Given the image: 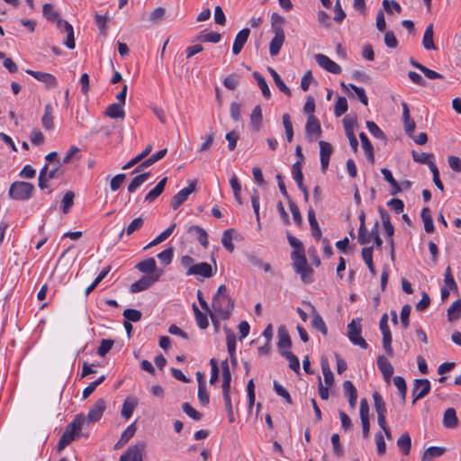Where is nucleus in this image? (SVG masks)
I'll use <instances>...</instances> for the list:
<instances>
[{"mask_svg":"<svg viewBox=\"0 0 461 461\" xmlns=\"http://www.w3.org/2000/svg\"><path fill=\"white\" fill-rule=\"evenodd\" d=\"M234 309V301L227 294V288L224 285H221L216 294H214L212 302V311L213 315L216 314L222 320H227L230 317Z\"/></svg>","mask_w":461,"mask_h":461,"instance_id":"f257e3e1","label":"nucleus"},{"mask_svg":"<svg viewBox=\"0 0 461 461\" xmlns=\"http://www.w3.org/2000/svg\"><path fill=\"white\" fill-rule=\"evenodd\" d=\"M291 258L293 260V267L295 273L301 276L302 281L303 283H311L312 281V269L308 265L304 251H292Z\"/></svg>","mask_w":461,"mask_h":461,"instance_id":"f03ea898","label":"nucleus"},{"mask_svg":"<svg viewBox=\"0 0 461 461\" xmlns=\"http://www.w3.org/2000/svg\"><path fill=\"white\" fill-rule=\"evenodd\" d=\"M85 422L84 415H77L75 420L70 422L65 429L62 433L59 442H58V450L60 451L64 449L68 445H69L75 438V435L78 433Z\"/></svg>","mask_w":461,"mask_h":461,"instance_id":"7ed1b4c3","label":"nucleus"},{"mask_svg":"<svg viewBox=\"0 0 461 461\" xmlns=\"http://www.w3.org/2000/svg\"><path fill=\"white\" fill-rule=\"evenodd\" d=\"M34 185L28 182L15 181L9 188V196L17 201L29 200L33 194Z\"/></svg>","mask_w":461,"mask_h":461,"instance_id":"20e7f679","label":"nucleus"},{"mask_svg":"<svg viewBox=\"0 0 461 461\" xmlns=\"http://www.w3.org/2000/svg\"><path fill=\"white\" fill-rule=\"evenodd\" d=\"M361 319L357 318L348 324V337L350 342L366 349L368 347L366 341L361 337Z\"/></svg>","mask_w":461,"mask_h":461,"instance_id":"39448f33","label":"nucleus"},{"mask_svg":"<svg viewBox=\"0 0 461 461\" xmlns=\"http://www.w3.org/2000/svg\"><path fill=\"white\" fill-rule=\"evenodd\" d=\"M303 304L309 309L312 314V327L320 331L322 335L326 336L328 334V328L316 307L310 302H303Z\"/></svg>","mask_w":461,"mask_h":461,"instance_id":"423d86ee","label":"nucleus"},{"mask_svg":"<svg viewBox=\"0 0 461 461\" xmlns=\"http://www.w3.org/2000/svg\"><path fill=\"white\" fill-rule=\"evenodd\" d=\"M146 447V443L143 441L131 446L125 453L120 456V461H143L142 453Z\"/></svg>","mask_w":461,"mask_h":461,"instance_id":"0eeeda50","label":"nucleus"},{"mask_svg":"<svg viewBox=\"0 0 461 461\" xmlns=\"http://www.w3.org/2000/svg\"><path fill=\"white\" fill-rule=\"evenodd\" d=\"M195 181H190L187 187L183 188L176 194L171 199V207L173 210L178 209L188 198V196L195 190Z\"/></svg>","mask_w":461,"mask_h":461,"instance_id":"6e6552de","label":"nucleus"},{"mask_svg":"<svg viewBox=\"0 0 461 461\" xmlns=\"http://www.w3.org/2000/svg\"><path fill=\"white\" fill-rule=\"evenodd\" d=\"M159 274L152 276H143L140 279L131 284L130 287L131 293H138L147 290L159 279Z\"/></svg>","mask_w":461,"mask_h":461,"instance_id":"1a4fd4ad","label":"nucleus"},{"mask_svg":"<svg viewBox=\"0 0 461 461\" xmlns=\"http://www.w3.org/2000/svg\"><path fill=\"white\" fill-rule=\"evenodd\" d=\"M275 36L270 41L269 44V53L272 57H275L279 54L280 50L285 42V32L282 27L275 28V32H273Z\"/></svg>","mask_w":461,"mask_h":461,"instance_id":"9d476101","label":"nucleus"},{"mask_svg":"<svg viewBox=\"0 0 461 461\" xmlns=\"http://www.w3.org/2000/svg\"><path fill=\"white\" fill-rule=\"evenodd\" d=\"M430 391V383L428 379H416L412 389V403L426 396Z\"/></svg>","mask_w":461,"mask_h":461,"instance_id":"9b49d317","label":"nucleus"},{"mask_svg":"<svg viewBox=\"0 0 461 461\" xmlns=\"http://www.w3.org/2000/svg\"><path fill=\"white\" fill-rule=\"evenodd\" d=\"M25 72L43 83L47 88H54L58 85V80L52 74L32 69H27Z\"/></svg>","mask_w":461,"mask_h":461,"instance_id":"f8f14e48","label":"nucleus"},{"mask_svg":"<svg viewBox=\"0 0 461 461\" xmlns=\"http://www.w3.org/2000/svg\"><path fill=\"white\" fill-rule=\"evenodd\" d=\"M314 59L319 66L325 70L335 75L341 73V68L336 62L331 60L328 56L324 54H316Z\"/></svg>","mask_w":461,"mask_h":461,"instance_id":"ddd939ff","label":"nucleus"},{"mask_svg":"<svg viewBox=\"0 0 461 461\" xmlns=\"http://www.w3.org/2000/svg\"><path fill=\"white\" fill-rule=\"evenodd\" d=\"M306 137L312 140L313 137H319L321 133L320 121L313 114L308 116L305 125Z\"/></svg>","mask_w":461,"mask_h":461,"instance_id":"4468645a","label":"nucleus"},{"mask_svg":"<svg viewBox=\"0 0 461 461\" xmlns=\"http://www.w3.org/2000/svg\"><path fill=\"white\" fill-rule=\"evenodd\" d=\"M320 159L322 172H325L329 167L330 158L332 153V146L324 140L319 141Z\"/></svg>","mask_w":461,"mask_h":461,"instance_id":"2eb2a0df","label":"nucleus"},{"mask_svg":"<svg viewBox=\"0 0 461 461\" xmlns=\"http://www.w3.org/2000/svg\"><path fill=\"white\" fill-rule=\"evenodd\" d=\"M249 34L250 30L249 28H244L237 33L232 44L233 55H238L241 52L245 43L247 42L249 37Z\"/></svg>","mask_w":461,"mask_h":461,"instance_id":"dca6fc26","label":"nucleus"},{"mask_svg":"<svg viewBox=\"0 0 461 461\" xmlns=\"http://www.w3.org/2000/svg\"><path fill=\"white\" fill-rule=\"evenodd\" d=\"M186 275H195L208 278L212 276V269L210 264L206 262H202L190 267L189 269H187L186 271Z\"/></svg>","mask_w":461,"mask_h":461,"instance_id":"f3484780","label":"nucleus"},{"mask_svg":"<svg viewBox=\"0 0 461 461\" xmlns=\"http://www.w3.org/2000/svg\"><path fill=\"white\" fill-rule=\"evenodd\" d=\"M105 410V402L104 399H98L90 408L87 414L88 422H95L101 419Z\"/></svg>","mask_w":461,"mask_h":461,"instance_id":"a211bd4d","label":"nucleus"},{"mask_svg":"<svg viewBox=\"0 0 461 461\" xmlns=\"http://www.w3.org/2000/svg\"><path fill=\"white\" fill-rule=\"evenodd\" d=\"M277 337H278L277 347H278L280 352L283 351V349H285V348H291L292 340H291L290 335L288 333V330L285 325H281L278 327Z\"/></svg>","mask_w":461,"mask_h":461,"instance_id":"6ab92c4d","label":"nucleus"},{"mask_svg":"<svg viewBox=\"0 0 461 461\" xmlns=\"http://www.w3.org/2000/svg\"><path fill=\"white\" fill-rule=\"evenodd\" d=\"M167 153V149H160L158 150V152H156L155 154H153L152 156H150L149 158H147L146 160H144L142 163H140L134 170H133V173H140L141 172L144 168L151 166L152 164L156 163L157 161L160 160L161 158H163Z\"/></svg>","mask_w":461,"mask_h":461,"instance_id":"aec40b11","label":"nucleus"},{"mask_svg":"<svg viewBox=\"0 0 461 461\" xmlns=\"http://www.w3.org/2000/svg\"><path fill=\"white\" fill-rule=\"evenodd\" d=\"M377 366L384 379L389 381L393 374V366L384 356L381 355L377 357Z\"/></svg>","mask_w":461,"mask_h":461,"instance_id":"412c9836","label":"nucleus"},{"mask_svg":"<svg viewBox=\"0 0 461 461\" xmlns=\"http://www.w3.org/2000/svg\"><path fill=\"white\" fill-rule=\"evenodd\" d=\"M402 119H403L404 131L409 136H411L414 132L416 124H415V122L412 119H411V117H410V111H409L408 104L403 102L402 104Z\"/></svg>","mask_w":461,"mask_h":461,"instance_id":"4be33fe9","label":"nucleus"},{"mask_svg":"<svg viewBox=\"0 0 461 461\" xmlns=\"http://www.w3.org/2000/svg\"><path fill=\"white\" fill-rule=\"evenodd\" d=\"M343 391L345 395L348 398L350 407L355 408L357 404V393L356 387L354 386L351 381H344Z\"/></svg>","mask_w":461,"mask_h":461,"instance_id":"5701e85b","label":"nucleus"},{"mask_svg":"<svg viewBox=\"0 0 461 461\" xmlns=\"http://www.w3.org/2000/svg\"><path fill=\"white\" fill-rule=\"evenodd\" d=\"M187 232L188 233H194L195 235L196 240L199 241V243L203 248H207L208 247V245H209L208 234L205 231V230H203L200 226L192 225V226L188 227Z\"/></svg>","mask_w":461,"mask_h":461,"instance_id":"b1692460","label":"nucleus"},{"mask_svg":"<svg viewBox=\"0 0 461 461\" xmlns=\"http://www.w3.org/2000/svg\"><path fill=\"white\" fill-rule=\"evenodd\" d=\"M434 32H433V24H429L424 32L422 38V46L427 50H435L437 47L434 44L433 41Z\"/></svg>","mask_w":461,"mask_h":461,"instance_id":"393cba45","label":"nucleus"},{"mask_svg":"<svg viewBox=\"0 0 461 461\" xmlns=\"http://www.w3.org/2000/svg\"><path fill=\"white\" fill-rule=\"evenodd\" d=\"M53 107L50 104H47L44 107V114L41 118L42 127L50 131L54 127Z\"/></svg>","mask_w":461,"mask_h":461,"instance_id":"a878e982","label":"nucleus"},{"mask_svg":"<svg viewBox=\"0 0 461 461\" xmlns=\"http://www.w3.org/2000/svg\"><path fill=\"white\" fill-rule=\"evenodd\" d=\"M104 115L113 119L121 118L123 119L125 113L123 105L122 104L113 103L106 108Z\"/></svg>","mask_w":461,"mask_h":461,"instance_id":"bb28decb","label":"nucleus"},{"mask_svg":"<svg viewBox=\"0 0 461 461\" xmlns=\"http://www.w3.org/2000/svg\"><path fill=\"white\" fill-rule=\"evenodd\" d=\"M167 180V177L162 178L156 186L147 194L145 202L152 203L155 201L163 193Z\"/></svg>","mask_w":461,"mask_h":461,"instance_id":"cd10ccee","label":"nucleus"},{"mask_svg":"<svg viewBox=\"0 0 461 461\" xmlns=\"http://www.w3.org/2000/svg\"><path fill=\"white\" fill-rule=\"evenodd\" d=\"M458 424V419L456 417V413L455 409L448 408L445 411L443 416V425L446 428L453 429L456 428Z\"/></svg>","mask_w":461,"mask_h":461,"instance_id":"c85d7f7f","label":"nucleus"},{"mask_svg":"<svg viewBox=\"0 0 461 461\" xmlns=\"http://www.w3.org/2000/svg\"><path fill=\"white\" fill-rule=\"evenodd\" d=\"M446 452L444 447H428L422 456L423 461H432L434 458L441 456Z\"/></svg>","mask_w":461,"mask_h":461,"instance_id":"c756f323","label":"nucleus"},{"mask_svg":"<svg viewBox=\"0 0 461 461\" xmlns=\"http://www.w3.org/2000/svg\"><path fill=\"white\" fill-rule=\"evenodd\" d=\"M176 223H172L168 228H167L158 236H157L151 242H149L144 249H149L166 240L173 233V231L176 229Z\"/></svg>","mask_w":461,"mask_h":461,"instance_id":"7c9ffc66","label":"nucleus"},{"mask_svg":"<svg viewBox=\"0 0 461 461\" xmlns=\"http://www.w3.org/2000/svg\"><path fill=\"white\" fill-rule=\"evenodd\" d=\"M137 405H138V401L136 399L127 398L122 404V411H121L122 416L126 420L130 419L132 415L134 409L137 407Z\"/></svg>","mask_w":461,"mask_h":461,"instance_id":"2f4dec72","label":"nucleus"},{"mask_svg":"<svg viewBox=\"0 0 461 461\" xmlns=\"http://www.w3.org/2000/svg\"><path fill=\"white\" fill-rule=\"evenodd\" d=\"M359 138L362 143L363 149L366 152V155L367 157V159L371 162H375V154H374V148L369 141L367 136L364 132L359 133Z\"/></svg>","mask_w":461,"mask_h":461,"instance_id":"473e14b6","label":"nucleus"},{"mask_svg":"<svg viewBox=\"0 0 461 461\" xmlns=\"http://www.w3.org/2000/svg\"><path fill=\"white\" fill-rule=\"evenodd\" d=\"M308 220L312 229V236L315 237L316 239H321V230L316 220L315 212L312 208L308 210Z\"/></svg>","mask_w":461,"mask_h":461,"instance_id":"72a5a7b5","label":"nucleus"},{"mask_svg":"<svg viewBox=\"0 0 461 461\" xmlns=\"http://www.w3.org/2000/svg\"><path fill=\"white\" fill-rule=\"evenodd\" d=\"M268 71L279 90L283 92L285 95L290 96L292 95L291 90L286 86V85L285 84L281 77L278 75V73L272 68H268Z\"/></svg>","mask_w":461,"mask_h":461,"instance_id":"f704fd0d","label":"nucleus"},{"mask_svg":"<svg viewBox=\"0 0 461 461\" xmlns=\"http://www.w3.org/2000/svg\"><path fill=\"white\" fill-rule=\"evenodd\" d=\"M262 110L260 105H256L250 115V124L253 130L258 131L262 122Z\"/></svg>","mask_w":461,"mask_h":461,"instance_id":"c9c22d12","label":"nucleus"},{"mask_svg":"<svg viewBox=\"0 0 461 461\" xmlns=\"http://www.w3.org/2000/svg\"><path fill=\"white\" fill-rule=\"evenodd\" d=\"M151 150H152V145L149 144L141 153H140L139 155L134 157L132 159H131L127 164H125L122 167V170H127V169L132 167L133 166L137 165L138 163H140L142 159H144L151 152Z\"/></svg>","mask_w":461,"mask_h":461,"instance_id":"e433bc0d","label":"nucleus"},{"mask_svg":"<svg viewBox=\"0 0 461 461\" xmlns=\"http://www.w3.org/2000/svg\"><path fill=\"white\" fill-rule=\"evenodd\" d=\"M136 267L139 271L145 273V274H151L155 272L157 268L156 261L153 258H149L148 259H145L141 262H140Z\"/></svg>","mask_w":461,"mask_h":461,"instance_id":"4c0bfd02","label":"nucleus"},{"mask_svg":"<svg viewBox=\"0 0 461 461\" xmlns=\"http://www.w3.org/2000/svg\"><path fill=\"white\" fill-rule=\"evenodd\" d=\"M397 446L403 455H408L411 447V439L408 433H403L397 440Z\"/></svg>","mask_w":461,"mask_h":461,"instance_id":"58836bf2","label":"nucleus"},{"mask_svg":"<svg viewBox=\"0 0 461 461\" xmlns=\"http://www.w3.org/2000/svg\"><path fill=\"white\" fill-rule=\"evenodd\" d=\"M150 173H143L135 176L128 185V192L134 193L149 177Z\"/></svg>","mask_w":461,"mask_h":461,"instance_id":"ea45409f","label":"nucleus"},{"mask_svg":"<svg viewBox=\"0 0 461 461\" xmlns=\"http://www.w3.org/2000/svg\"><path fill=\"white\" fill-rule=\"evenodd\" d=\"M235 232L234 229L226 230L221 238V243L223 247L229 251L232 252L234 250V245L232 243V240H237V237H233V233Z\"/></svg>","mask_w":461,"mask_h":461,"instance_id":"a19ab883","label":"nucleus"},{"mask_svg":"<svg viewBox=\"0 0 461 461\" xmlns=\"http://www.w3.org/2000/svg\"><path fill=\"white\" fill-rule=\"evenodd\" d=\"M424 222V229L427 232L430 233L434 231L433 219L429 208H423L420 214Z\"/></svg>","mask_w":461,"mask_h":461,"instance_id":"79ce46f5","label":"nucleus"},{"mask_svg":"<svg viewBox=\"0 0 461 461\" xmlns=\"http://www.w3.org/2000/svg\"><path fill=\"white\" fill-rule=\"evenodd\" d=\"M253 77L257 80L258 85L262 92L263 96L266 99L270 98L271 92L269 90V87L267 86L266 79L258 72H254Z\"/></svg>","mask_w":461,"mask_h":461,"instance_id":"37998d69","label":"nucleus"},{"mask_svg":"<svg viewBox=\"0 0 461 461\" xmlns=\"http://www.w3.org/2000/svg\"><path fill=\"white\" fill-rule=\"evenodd\" d=\"M281 355L289 362V367L295 373L300 372V362L298 357L291 351H281Z\"/></svg>","mask_w":461,"mask_h":461,"instance_id":"c03bdc74","label":"nucleus"},{"mask_svg":"<svg viewBox=\"0 0 461 461\" xmlns=\"http://www.w3.org/2000/svg\"><path fill=\"white\" fill-rule=\"evenodd\" d=\"M461 314V300L454 302L447 310V317L450 321L459 319Z\"/></svg>","mask_w":461,"mask_h":461,"instance_id":"a18cd8bd","label":"nucleus"},{"mask_svg":"<svg viewBox=\"0 0 461 461\" xmlns=\"http://www.w3.org/2000/svg\"><path fill=\"white\" fill-rule=\"evenodd\" d=\"M63 25H65L66 28H67V32H66L67 38L63 41V44L67 48H68L70 50H73L76 47L75 36H74V29H73L72 25L69 23H63Z\"/></svg>","mask_w":461,"mask_h":461,"instance_id":"49530a36","label":"nucleus"},{"mask_svg":"<svg viewBox=\"0 0 461 461\" xmlns=\"http://www.w3.org/2000/svg\"><path fill=\"white\" fill-rule=\"evenodd\" d=\"M143 223L144 220L141 217L135 218L127 226V228L120 233V237H122L124 234V232H126L128 236L131 235L134 231L139 230L143 226Z\"/></svg>","mask_w":461,"mask_h":461,"instance_id":"de8ad7c7","label":"nucleus"},{"mask_svg":"<svg viewBox=\"0 0 461 461\" xmlns=\"http://www.w3.org/2000/svg\"><path fill=\"white\" fill-rule=\"evenodd\" d=\"M259 199H260V196H259L258 191L254 189L252 196H251V203H252L253 211L255 213V217H256V221L258 222V228H260V226H261L260 215H259Z\"/></svg>","mask_w":461,"mask_h":461,"instance_id":"09e8293b","label":"nucleus"},{"mask_svg":"<svg viewBox=\"0 0 461 461\" xmlns=\"http://www.w3.org/2000/svg\"><path fill=\"white\" fill-rule=\"evenodd\" d=\"M393 384L398 389L399 393L402 397V402H405L406 399V393H407V386L405 380L402 376L396 375L393 377Z\"/></svg>","mask_w":461,"mask_h":461,"instance_id":"8fccbe9b","label":"nucleus"},{"mask_svg":"<svg viewBox=\"0 0 461 461\" xmlns=\"http://www.w3.org/2000/svg\"><path fill=\"white\" fill-rule=\"evenodd\" d=\"M348 101L343 96H339L335 107H334V114L336 117H339L344 114L348 111Z\"/></svg>","mask_w":461,"mask_h":461,"instance_id":"3c124183","label":"nucleus"},{"mask_svg":"<svg viewBox=\"0 0 461 461\" xmlns=\"http://www.w3.org/2000/svg\"><path fill=\"white\" fill-rule=\"evenodd\" d=\"M292 175L296 182L297 185H302L303 184V175L302 171V163L300 160L296 161L292 167Z\"/></svg>","mask_w":461,"mask_h":461,"instance_id":"603ef678","label":"nucleus"},{"mask_svg":"<svg viewBox=\"0 0 461 461\" xmlns=\"http://www.w3.org/2000/svg\"><path fill=\"white\" fill-rule=\"evenodd\" d=\"M283 124L285 131V135L288 142H291L294 137L293 124L288 113H285L282 116Z\"/></svg>","mask_w":461,"mask_h":461,"instance_id":"864d4df0","label":"nucleus"},{"mask_svg":"<svg viewBox=\"0 0 461 461\" xmlns=\"http://www.w3.org/2000/svg\"><path fill=\"white\" fill-rule=\"evenodd\" d=\"M366 128L369 132L375 138L385 140V135L383 131L377 126V124L372 121H366Z\"/></svg>","mask_w":461,"mask_h":461,"instance_id":"5fc2aeb1","label":"nucleus"},{"mask_svg":"<svg viewBox=\"0 0 461 461\" xmlns=\"http://www.w3.org/2000/svg\"><path fill=\"white\" fill-rule=\"evenodd\" d=\"M226 341L230 357H232L235 355L236 350V336L230 330L228 329H226Z\"/></svg>","mask_w":461,"mask_h":461,"instance_id":"6e6d98bb","label":"nucleus"},{"mask_svg":"<svg viewBox=\"0 0 461 461\" xmlns=\"http://www.w3.org/2000/svg\"><path fill=\"white\" fill-rule=\"evenodd\" d=\"M230 185L232 188L236 201L238 202V203L241 204L242 203L241 194H240L241 186H240L239 180L235 175L232 176L231 178L230 179Z\"/></svg>","mask_w":461,"mask_h":461,"instance_id":"4d7b16f0","label":"nucleus"},{"mask_svg":"<svg viewBox=\"0 0 461 461\" xmlns=\"http://www.w3.org/2000/svg\"><path fill=\"white\" fill-rule=\"evenodd\" d=\"M221 34L219 32H208L204 33L202 32L198 35L197 40L203 41V42H212V43H217L221 41Z\"/></svg>","mask_w":461,"mask_h":461,"instance_id":"13d9d810","label":"nucleus"},{"mask_svg":"<svg viewBox=\"0 0 461 461\" xmlns=\"http://www.w3.org/2000/svg\"><path fill=\"white\" fill-rule=\"evenodd\" d=\"M43 16L51 22H56L59 17V14L54 10L51 4H44L42 7Z\"/></svg>","mask_w":461,"mask_h":461,"instance_id":"bf43d9fd","label":"nucleus"},{"mask_svg":"<svg viewBox=\"0 0 461 461\" xmlns=\"http://www.w3.org/2000/svg\"><path fill=\"white\" fill-rule=\"evenodd\" d=\"M373 399H374V405H375L376 413L377 414L385 413L386 412L385 404L382 399V396L379 394L378 392L373 393Z\"/></svg>","mask_w":461,"mask_h":461,"instance_id":"052dcab7","label":"nucleus"},{"mask_svg":"<svg viewBox=\"0 0 461 461\" xmlns=\"http://www.w3.org/2000/svg\"><path fill=\"white\" fill-rule=\"evenodd\" d=\"M383 348L386 354L390 357L393 356V349L392 348V333L391 331L383 332Z\"/></svg>","mask_w":461,"mask_h":461,"instance_id":"680f3d73","label":"nucleus"},{"mask_svg":"<svg viewBox=\"0 0 461 461\" xmlns=\"http://www.w3.org/2000/svg\"><path fill=\"white\" fill-rule=\"evenodd\" d=\"M75 194L72 191H68L62 199V210L64 213H67L68 210L74 204Z\"/></svg>","mask_w":461,"mask_h":461,"instance_id":"e2e57ef3","label":"nucleus"},{"mask_svg":"<svg viewBox=\"0 0 461 461\" xmlns=\"http://www.w3.org/2000/svg\"><path fill=\"white\" fill-rule=\"evenodd\" d=\"M114 340L113 339H103L99 348H97V354L99 357H104L113 348Z\"/></svg>","mask_w":461,"mask_h":461,"instance_id":"0e129e2a","label":"nucleus"},{"mask_svg":"<svg viewBox=\"0 0 461 461\" xmlns=\"http://www.w3.org/2000/svg\"><path fill=\"white\" fill-rule=\"evenodd\" d=\"M183 411L194 420H200L202 419V413L194 410L188 402L182 404Z\"/></svg>","mask_w":461,"mask_h":461,"instance_id":"69168bd1","label":"nucleus"},{"mask_svg":"<svg viewBox=\"0 0 461 461\" xmlns=\"http://www.w3.org/2000/svg\"><path fill=\"white\" fill-rule=\"evenodd\" d=\"M173 255H174L173 248H168V249L163 250L162 252H160L159 254H158V258L163 265L167 266L171 263Z\"/></svg>","mask_w":461,"mask_h":461,"instance_id":"338daca9","label":"nucleus"},{"mask_svg":"<svg viewBox=\"0 0 461 461\" xmlns=\"http://www.w3.org/2000/svg\"><path fill=\"white\" fill-rule=\"evenodd\" d=\"M141 316H142L141 312L135 309H126L123 312V317L128 321L137 322L141 319Z\"/></svg>","mask_w":461,"mask_h":461,"instance_id":"774afa93","label":"nucleus"}]
</instances>
